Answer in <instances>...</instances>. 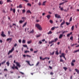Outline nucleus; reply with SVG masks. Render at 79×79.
Masks as SVG:
<instances>
[{
	"label": "nucleus",
	"instance_id": "nucleus-38",
	"mask_svg": "<svg viewBox=\"0 0 79 79\" xmlns=\"http://www.w3.org/2000/svg\"><path fill=\"white\" fill-rule=\"evenodd\" d=\"M3 3V2L2 1H0V5H2Z\"/></svg>",
	"mask_w": 79,
	"mask_h": 79
},
{
	"label": "nucleus",
	"instance_id": "nucleus-30",
	"mask_svg": "<svg viewBox=\"0 0 79 79\" xmlns=\"http://www.w3.org/2000/svg\"><path fill=\"white\" fill-rule=\"evenodd\" d=\"M8 58H13V56H12V55H10L9 56H8Z\"/></svg>",
	"mask_w": 79,
	"mask_h": 79
},
{
	"label": "nucleus",
	"instance_id": "nucleus-59",
	"mask_svg": "<svg viewBox=\"0 0 79 79\" xmlns=\"http://www.w3.org/2000/svg\"><path fill=\"white\" fill-rule=\"evenodd\" d=\"M19 43H21V40H19Z\"/></svg>",
	"mask_w": 79,
	"mask_h": 79
},
{
	"label": "nucleus",
	"instance_id": "nucleus-46",
	"mask_svg": "<svg viewBox=\"0 0 79 79\" xmlns=\"http://www.w3.org/2000/svg\"><path fill=\"white\" fill-rule=\"evenodd\" d=\"M5 62H6V60H5L2 62L1 64H4V63H5Z\"/></svg>",
	"mask_w": 79,
	"mask_h": 79
},
{
	"label": "nucleus",
	"instance_id": "nucleus-8",
	"mask_svg": "<svg viewBox=\"0 0 79 79\" xmlns=\"http://www.w3.org/2000/svg\"><path fill=\"white\" fill-rule=\"evenodd\" d=\"M16 64L17 66H18L19 68H20L21 67V65L19 64V63L18 62H16Z\"/></svg>",
	"mask_w": 79,
	"mask_h": 79
},
{
	"label": "nucleus",
	"instance_id": "nucleus-37",
	"mask_svg": "<svg viewBox=\"0 0 79 79\" xmlns=\"http://www.w3.org/2000/svg\"><path fill=\"white\" fill-rule=\"evenodd\" d=\"M13 11L14 13H15V12L16 11V10L15 9H13Z\"/></svg>",
	"mask_w": 79,
	"mask_h": 79
},
{
	"label": "nucleus",
	"instance_id": "nucleus-51",
	"mask_svg": "<svg viewBox=\"0 0 79 79\" xmlns=\"http://www.w3.org/2000/svg\"><path fill=\"white\" fill-rule=\"evenodd\" d=\"M73 36H71L70 37V40H73Z\"/></svg>",
	"mask_w": 79,
	"mask_h": 79
},
{
	"label": "nucleus",
	"instance_id": "nucleus-10",
	"mask_svg": "<svg viewBox=\"0 0 79 79\" xmlns=\"http://www.w3.org/2000/svg\"><path fill=\"white\" fill-rule=\"evenodd\" d=\"M26 62L29 65H30V66H33L34 65V64H32V65L31 64H30V62L29 61H27L26 60Z\"/></svg>",
	"mask_w": 79,
	"mask_h": 79
},
{
	"label": "nucleus",
	"instance_id": "nucleus-48",
	"mask_svg": "<svg viewBox=\"0 0 79 79\" xmlns=\"http://www.w3.org/2000/svg\"><path fill=\"white\" fill-rule=\"evenodd\" d=\"M66 24L67 25V26H68V25H69V24H70V23H68V22H66Z\"/></svg>",
	"mask_w": 79,
	"mask_h": 79
},
{
	"label": "nucleus",
	"instance_id": "nucleus-58",
	"mask_svg": "<svg viewBox=\"0 0 79 79\" xmlns=\"http://www.w3.org/2000/svg\"><path fill=\"white\" fill-rule=\"evenodd\" d=\"M2 11L4 13H6V12L5 10H3Z\"/></svg>",
	"mask_w": 79,
	"mask_h": 79
},
{
	"label": "nucleus",
	"instance_id": "nucleus-45",
	"mask_svg": "<svg viewBox=\"0 0 79 79\" xmlns=\"http://www.w3.org/2000/svg\"><path fill=\"white\" fill-rule=\"evenodd\" d=\"M26 56H27V57H29V58H31V56L28 55H27Z\"/></svg>",
	"mask_w": 79,
	"mask_h": 79
},
{
	"label": "nucleus",
	"instance_id": "nucleus-5",
	"mask_svg": "<svg viewBox=\"0 0 79 79\" xmlns=\"http://www.w3.org/2000/svg\"><path fill=\"white\" fill-rule=\"evenodd\" d=\"M65 56H64V53H62L61 55L60 56V58H61V57H63V58H65Z\"/></svg>",
	"mask_w": 79,
	"mask_h": 79
},
{
	"label": "nucleus",
	"instance_id": "nucleus-36",
	"mask_svg": "<svg viewBox=\"0 0 79 79\" xmlns=\"http://www.w3.org/2000/svg\"><path fill=\"white\" fill-rule=\"evenodd\" d=\"M26 12V10H25V9H23L22 10V13H24Z\"/></svg>",
	"mask_w": 79,
	"mask_h": 79
},
{
	"label": "nucleus",
	"instance_id": "nucleus-42",
	"mask_svg": "<svg viewBox=\"0 0 79 79\" xmlns=\"http://www.w3.org/2000/svg\"><path fill=\"white\" fill-rule=\"evenodd\" d=\"M45 2L46 1L44 2L42 4L43 5H45Z\"/></svg>",
	"mask_w": 79,
	"mask_h": 79
},
{
	"label": "nucleus",
	"instance_id": "nucleus-35",
	"mask_svg": "<svg viewBox=\"0 0 79 79\" xmlns=\"http://www.w3.org/2000/svg\"><path fill=\"white\" fill-rule=\"evenodd\" d=\"M63 61H64V60H62V59H61V58H60V62H63Z\"/></svg>",
	"mask_w": 79,
	"mask_h": 79
},
{
	"label": "nucleus",
	"instance_id": "nucleus-14",
	"mask_svg": "<svg viewBox=\"0 0 79 79\" xmlns=\"http://www.w3.org/2000/svg\"><path fill=\"white\" fill-rule=\"evenodd\" d=\"M27 13H30V14H32V12H31V11L30 10H28L27 11Z\"/></svg>",
	"mask_w": 79,
	"mask_h": 79
},
{
	"label": "nucleus",
	"instance_id": "nucleus-25",
	"mask_svg": "<svg viewBox=\"0 0 79 79\" xmlns=\"http://www.w3.org/2000/svg\"><path fill=\"white\" fill-rule=\"evenodd\" d=\"M79 52V49L73 52V53H77V52Z\"/></svg>",
	"mask_w": 79,
	"mask_h": 79
},
{
	"label": "nucleus",
	"instance_id": "nucleus-43",
	"mask_svg": "<svg viewBox=\"0 0 79 79\" xmlns=\"http://www.w3.org/2000/svg\"><path fill=\"white\" fill-rule=\"evenodd\" d=\"M39 63H40V62H38L36 65V66H38V65H39Z\"/></svg>",
	"mask_w": 79,
	"mask_h": 79
},
{
	"label": "nucleus",
	"instance_id": "nucleus-22",
	"mask_svg": "<svg viewBox=\"0 0 79 79\" xmlns=\"http://www.w3.org/2000/svg\"><path fill=\"white\" fill-rule=\"evenodd\" d=\"M54 53H55V51H54L53 52H52V53H50V55H53Z\"/></svg>",
	"mask_w": 79,
	"mask_h": 79
},
{
	"label": "nucleus",
	"instance_id": "nucleus-2",
	"mask_svg": "<svg viewBox=\"0 0 79 79\" xmlns=\"http://www.w3.org/2000/svg\"><path fill=\"white\" fill-rule=\"evenodd\" d=\"M53 42H54V40H52L51 41H49V44H52L50 46V47H52V45H54V43H53Z\"/></svg>",
	"mask_w": 79,
	"mask_h": 79
},
{
	"label": "nucleus",
	"instance_id": "nucleus-21",
	"mask_svg": "<svg viewBox=\"0 0 79 79\" xmlns=\"http://www.w3.org/2000/svg\"><path fill=\"white\" fill-rule=\"evenodd\" d=\"M49 22L51 24H52L53 23V20H50L49 21Z\"/></svg>",
	"mask_w": 79,
	"mask_h": 79
},
{
	"label": "nucleus",
	"instance_id": "nucleus-31",
	"mask_svg": "<svg viewBox=\"0 0 79 79\" xmlns=\"http://www.w3.org/2000/svg\"><path fill=\"white\" fill-rule=\"evenodd\" d=\"M72 17H71L70 18V19L69 20V21L70 22H71V21H72Z\"/></svg>",
	"mask_w": 79,
	"mask_h": 79
},
{
	"label": "nucleus",
	"instance_id": "nucleus-54",
	"mask_svg": "<svg viewBox=\"0 0 79 79\" xmlns=\"http://www.w3.org/2000/svg\"><path fill=\"white\" fill-rule=\"evenodd\" d=\"M23 46L24 47H27V46L26 45H23Z\"/></svg>",
	"mask_w": 79,
	"mask_h": 79
},
{
	"label": "nucleus",
	"instance_id": "nucleus-39",
	"mask_svg": "<svg viewBox=\"0 0 79 79\" xmlns=\"http://www.w3.org/2000/svg\"><path fill=\"white\" fill-rule=\"evenodd\" d=\"M32 42V41H28L27 43L28 44H31V43Z\"/></svg>",
	"mask_w": 79,
	"mask_h": 79
},
{
	"label": "nucleus",
	"instance_id": "nucleus-41",
	"mask_svg": "<svg viewBox=\"0 0 79 79\" xmlns=\"http://www.w3.org/2000/svg\"><path fill=\"white\" fill-rule=\"evenodd\" d=\"M65 3V2H63L61 3H60L59 4V5H63V4H64V3Z\"/></svg>",
	"mask_w": 79,
	"mask_h": 79
},
{
	"label": "nucleus",
	"instance_id": "nucleus-40",
	"mask_svg": "<svg viewBox=\"0 0 79 79\" xmlns=\"http://www.w3.org/2000/svg\"><path fill=\"white\" fill-rule=\"evenodd\" d=\"M41 35V34H40L39 35H37L36 37H37V38L39 37H40Z\"/></svg>",
	"mask_w": 79,
	"mask_h": 79
},
{
	"label": "nucleus",
	"instance_id": "nucleus-61",
	"mask_svg": "<svg viewBox=\"0 0 79 79\" xmlns=\"http://www.w3.org/2000/svg\"><path fill=\"white\" fill-rule=\"evenodd\" d=\"M11 32H10L9 31H8V34H9V35H10V33Z\"/></svg>",
	"mask_w": 79,
	"mask_h": 79
},
{
	"label": "nucleus",
	"instance_id": "nucleus-23",
	"mask_svg": "<svg viewBox=\"0 0 79 79\" xmlns=\"http://www.w3.org/2000/svg\"><path fill=\"white\" fill-rule=\"evenodd\" d=\"M74 26H73L71 27V29L72 31H73L74 30Z\"/></svg>",
	"mask_w": 79,
	"mask_h": 79
},
{
	"label": "nucleus",
	"instance_id": "nucleus-57",
	"mask_svg": "<svg viewBox=\"0 0 79 79\" xmlns=\"http://www.w3.org/2000/svg\"><path fill=\"white\" fill-rule=\"evenodd\" d=\"M17 46V44L16 43L14 44V47H16Z\"/></svg>",
	"mask_w": 79,
	"mask_h": 79
},
{
	"label": "nucleus",
	"instance_id": "nucleus-15",
	"mask_svg": "<svg viewBox=\"0 0 79 79\" xmlns=\"http://www.w3.org/2000/svg\"><path fill=\"white\" fill-rule=\"evenodd\" d=\"M55 53L56 54V55H59V52H58V50H57L56 51Z\"/></svg>",
	"mask_w": 79,
	"mask_h": 79
},
{
	"label": "nucleus",
	"instance_id": "nucleus-6",
	"mask_svg": "<svg viewBox=\"0 0 79 79\" xmlns=\"http://www.w3.org/2000/svg\"><path fill=\"white\" fill-rule=\"evenodd\" d=\"M55 17L57 18H61V16L60 15H58L57 14H55Z\"/></svg>",
	"mask_w": 79,
	"mask_h": 79
},
{
	"label": "nucleus",
	"instance_id": "nucleus-18",
	"mask_svg": "<svg viewBox=\"0 0 79 79\" xmlns=\"http://www.w3.org/2000/svg\"><path fill=\"white\" fill-rule=\"evenodd\" d=\"M13 66L11 67V69H13L14 70L15 69V64H13Z\"/></svg>",
	"mask_w": 79,
	"mask_h": 79
},
{
	"label": "nucleus",
	"instance_id": "nucleus-34",
	"mask_svg": "<svg viewBox=\"0 0 79 79\" xmlns=\"http://www.w3.org/2000/svg\"><path fill=\"white\" fill-rule=\"evenodd\" d=\"M27 6H31V4H30V3H28L27 4Z\"/></svg>",
	"mask_w": 79,
	"mask_h": 79
},
{
	"label": "nucleus",
	"instance_id": "nucleus-19",
	"mask_svg": "<svg viewBox=\"0 0 79 79\" xmlns=\"http://www.w3.org/2000/svg\"><path fill=\"white\" fill-rule=\"evenodd\" d=\"M6 64L8 66H10V62H9V61H7L6 63Z\"/></svg>",
	"mask_w": 79,
	"mask_h": 79
},
{
	"label": "nucleus",
	"instance_id": "nucleus-9",
	"mask_svg": "<svg viewBox=\"0 0 79 79\" xmlns=\"http://www.w3.org/2000/svg\"><path fill=\"white\" fill-rule=\"evenodd\" d=\"M25 20H26V17H22V21H23L24 22H25Z\"/></svg>",
	"mask_w": 79,
	"mask_h": 79
},
{
	"label": "nucleus",
	"instance_id": "nucleus-60",
	"mask_svg": "<svg viewBox=\"0 0 79 79\" xmlns=\"http://www.w3.org/2000/svg\"><path fill=\"white\" fill-rule=\"evenodd\" d=\"M60 9L61 10V11H63V10H64L63 8L61 7V8H60Z\"/></svg>",
	"mask_w": 79,
	"mask_h": 79
},
{
	"label": "nucleus",
	"instance_id": "nucleus-20",
	"mask_svg": "<svg viewBox=\"0 0 79 79\" xmlns=\"http://www.w3.org/2000/svg\"><path fill=\"white\" fill-rule=\"evenodd\" d=\"M63 69H64L65 71H66V70H67V69H68V68L66 67H64L63 68Z\"/></svg>",
	"mask_w": 79,
	"mask_h": 79
},
{
	"label": "nucleus",
	"instance_id": "nucleus-26",
	"mask_svg": "<svg viewBox=\"0 0 79 79\" xmlns=\"http://www.w3.org/2000/svg\"><path fill=\"white\" fill-rule=\"evenodd\" d=\"M19 23H20V24H22V23H24V22L23 21V20H21L19 21Z\"/></svg>",
	"mask_w": 79,
	"mask_h": 79
},
{
	"label": "nucleus",
	"instance_id": "nucleus-53",
	"mask_svg": "<svg viewBox=\"0 0 79 79\" xmlns=\"http://www.w3.org/2000/svg\"><path fill=\"white\" fill-rule=\"evenodd\" d=\"M15 68L16 69H17V70H18V67H17V66L15 67Z\"/></svg>",
	"mask_w": 79,
	"mask_h": 79
},
{
	"label": "nucleus",
	"instance_id": "nucleus-4",
	"mask_svg": "<svg viewBox=\"0 0 79 79\" xmlns=\"http://www.w3.org/2000/svg\"><path fill=\"white\" fill-rule=\"evenodd\" d=\"M12 38H9L7 39L6 41H7V42H8L9 40V42H11V41H12Z\"/></svg>",
	"mask_w": 79,
	"mask_h": 79
},
{
	"label": "nucleus",
	"instance_id": "nucleus-44",
	"mask_svg": "<svg viewBox=\"0 0 79 79\" xmlns=\"http://www.w3.org/2000/svg\"><path fill=\"white\" fill-rule=\"evenodd\" d=\"M55 27H52L51 28V30L52 31H53L54 30H55Z\"/></svg>",
	"mask_w": 79,
	"mask_h": 79
},
{
	"label": "nucleus",
	"instance_id": "nucleus-11",
	"mask_svg": "<svg viewBox=\"0 0 79 79\" xmlns=\"http://www.w3.org/2000/svg\"><path fill=\"white\" fill-rule=\"evenodd\" d=\"M63 34H60L59 37V39H61V38L63 37Z\"/></svg>",
	"mask_w": 79,
	"mask_h": 79
},
{
	"label": "nucleus",
	"instance_id": "nucleus-33",
	"mask_svg": "<svg viewBox=\"0 0 79 79\" xmlns=\"http://www.w3.org/2000/svg\"><path fill=\"white\" fill-rule=\"evenodd\" d=\"M68 31H64L62 32V34H64V33H66V32H67Z\"/></svg>",
	"mask_w": 79,
	"mask_h": 79
},
{
	"label": "nucleus",
	"instance_id": "nucleus-24",
	"mask_svg": "<svg viewBox=\"0 0 79 79\" xmlns=\"http://www.w3.org/2000/svg\"><path fill=\"white\" fill-rule=\"evenodd\" d=\"M22 43L23 44H25L26 43V40H23L22 41Z\"/></svg>",
	"mask_w": 79,
	"mask_h": 79
},
{
	"label": "nucleus",
	"instance_id": "nucleus-50",
	"mask_svg": "<svg viewBox=\"0 0 79 79\" xmlns=\"http://www.w3.org/2000/svg\"><path fill=\"white\" fill-rule=\"evenodd\" d=\"M34 32V30L33 29L32 31L30 32V33H33Z\"/></svg>",
	"mask_w": 79,
	"mask_h": 79
},
{
	"label": "nucleus",
	"instance_id": "nucleus-16",
	"mask_svg": "<svg viewBox=\"0 0 79 79\" xmlns=\"http://www.w3.org/2000/svg\"><path fill=\"white\" fill-rule=\"evenodd\" d=\"M65 24V21H64V20H63V22H62V23L60 24L61 25H63V24Z\"/></svg>",
	"mask_w": 79,
	"mask_h": 79
},
{
	"label": "nucleus",
	"instance_id": "nucleus-27",
	"mask_svg": "<svg viewBox=\"0 0 79 79\" xmlns=\"http://www.w3.org/2000/svg\"><path fill=\"white\" fill-rule=\"evenodd\" d=\"M52 34V31H50L48 32V34Z\"/></svg>",
	"mask_w": 79,
	"mask_h": 79
},
{
	"label": "nucleus",
	"instance_id": "nucleus-62",
	"mask_svg": "<svg viewBox=\"0 0 79 79\" xmlns=\"http://www.w3.org/2000/svg\"><path fill=\"white\" fill-rule=\"evenodd\" d=\"M69 35H70L69 34H68L67 35V37H69Z\"/></svg>",
	"mask_w": 79,
	"mask_h": 79
},
{
	"label": "nucleus",
	"instance_id": "nucleus-29",
	"mask_svg": "<svg viewBox=\"0 0 79 79\" xmlns=\"http://www.w3.org/2000/svg\"><path fill=\"white\" fill-rule=\"evenodd\" d=\"M57 40H58V38H56V39H54V42H56Z\"/></svg>",
	"mask_w": 79,
	"mask_h": 79
},
{
	"label": "nucleus",
	"instance_id": "nucleus-7",
	"mask_svg": "<svg viewBox=\"0 0 79 79\" xmlns=\"http://www.w3.org/2000/svg\"><path fill=\"white\" fill-rule=\"evenodd\" d=\"M1 35H2V36L3 37H6V35H5L4 34V32L3 31H2Z\"/></svg>",
	"mask_w": 79,
	"mask_h": 79
},
{
	"label": "nucleus",
	"instance_id": "nucleus-13",
	"mask_svg": "<svg viewBox=\"0 0 79 79\" xmlns=\"http://www.w3.org/2000/svg\"><path fill=\"white\" fill-rule=\"evenodd\" d=\"M75 71H76L77 72V73L78 74H79V70L78 69H75Z\"/></svg>",
	"mask_w": 79,
	"mask_h": 79
},
{
	"label": "nucleus",
	"instance_id": "nucleus-28",
	"mask_svg": "<svg viewBox=\"0 0 79 79\" xmlns=\"http://www.w3.org/2000/svg\"><path fill=\"white\" fill-rule=\"evenodd\" d=\"M19 8H23V6H22V4H20L19 5Z\"/></svg>",
	"mask_w": 79,
	"mask_h": 79
},
{
	"label": "nucleus",
	"instance_id": "nucleus-52",
	"mask_svg": "<svg viewBox=\"0 0 79 79\" xmlns=\"http://www.w3.org/2000/svg\"><path fill=\"white\" fill-rule=\"evenodd\" d=\"M38 52V50H36L34 51V53H37Z\"/></svg>",
	"mask_w": 79,
	"mask_h": 79
},
{
	"label": "nucleus",
	"instance_id": "nucleus-49",
	"mask_svg": "<svg viewBox=\"0 0 79 79\" xmlns=\"http://www.w3.org/2000/svg\"><path fill=\"white\" fill-rule=\"evenodd\" d=\"M27 52H29V51H24L25 53H27Z\"/></svg>",
	"mask_w": 79,
	"mask_h": 79
},
{
	"label": "nucleus",
	"instance_id": "nucleus-17",
	"mask_svg": "<svg viewBox=\"0 0 79 79\" xmlns=\"http://www.w3.org/2000/svg\"><path fill=\"white\" fill-rule=\"evenodd\" d=\"M26 24H27V22L24 23V24L23 26V27H24L26 26Z\"/></svg>",
	"mask_w": 79,
	"mask_h": 79
},
{
	"label": "nucleus",
	"instance_id": "nucleus-63",
	"mask_svg": "<svg viewBox=\"0 0 79 79\" xmlns=\"http://www.w3.org/2000/svg\"><path fill=\"white\" fill-rule=\"evenodd\" d=\"M41 5V2H39V6H40Z\"/></svg>",
	"mask_w": 79,
	"mask_h": 79
},
{
	"label": "nucleus",
	"instance_id": "nucleus-32",
	"mask_svg": "<svg viewBox=\"0 0 79 79\" xmlns=\"http://www.w3.org/2000/svg\"><path fill=\"white\" fill-rule=\"evenodd\" d=\"M71 65L73 66H74V64L73 62H71Z\"/></svg>",
	"mask_w": 79,
	"mask_h": 79
},
{
	"label": "nucleus",
	"instance_id": "nucleus-56",
	"mask_svg": "<svg viewBox=\"0 0 79 79\" xmlns=\"http://www.w3.org/2000/svg\"><path fill=\"white\" fill-rule=\"evenodd\" d=\"M4 71H8V70L6 69H5L4 70Z\"/></svg>",
	"mask_w": 79,
	"mask_h": 79
},
{
	"label": "nucleus",
	"instance_id": "nucleus-12",
	"mask_svg": "<svg viewBox=\"0 0 79 79\" xmlns=\"http://www.w3.org/2000/svg\"><path fill=\"white\" fill-rule=\"evenodd\" d=\"M46 17L48 18V19H50V18L51 16L50 15H48L46 16Z\"/></svg>",
	"mask_w": 79,
	"mask_h": 79
},
{
	"label": "nucleus",
	"instance_id": "nucleus-64",
	"mask_svg": "<svg viewBox=\"0 0 79 79\" xmlns=\"http://www.w3.org/2000/svg\"><path fill=\"white\" fill-rule=\"evenodd\" d=\"M10 11H13V8L12 7L10 8Z\"/></svg>",
	"mask_w": 79,
	"mask_h": 79
},
{
	"label": "nucleus",
	"instance_id": "nucleus-47",
	"mask_svg": "<svg viewBox=\"0 0 79 79\" xmlns=\"http://www.w3.org/2000/svg\"><path fill=\"white\" fill-rule=\"evenodd\" d=\"M75 62H76V60H72V62L73 63H75Z\"/></svg>",
	"mask_w": 79,
	"mask_h": 79
},
{
	"label": "nucleus",
	"instance_id": "nucleus-55",
	"mask_svg": "<svg viewBox=\"0 0 79 79\" xmlns=\"http://www.w3.org/2000/svg\"><path fill=\"white\" fill-rule=\"evenodd\" d=\"M39 42L40 44H42V42L41 41H39Z\"/></svg>",
	"mask_w": 79,
	"mask_h": 79
},
{
	"label": "nucleus",
	"instance_id": "nucleus-1",
	"mask_svg": "<svg viewBox=\"0 0 79 79\" xmlns=\"http://www.w3.org/2000/svg\"><path fill=\"white\" fill-rule=\"evenodd\" d=\"M35 26L37 28V29H38L40 31H42V27H41V26L39 24H36Z\"/></svg>",
	"mask_w": 79,
	"mask_h": 79
},
{
	"label": "nucleus",
	"instance_id": "nucleus-3",
	"mask_svg": "<svg viewBox=\"0 0 79 79\" xmlns=\"http://www.w3.org/2000/svg\"><path fill=\"white\" fill-rule=\"evenodd\" d=\"M14 50V47H13L11 49V50L8 53V55H10V53H12V52H13Z\"/></svg>",
	"mask_w": 79,
	"mask_h": 79
}]
</instances>
